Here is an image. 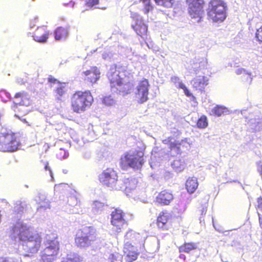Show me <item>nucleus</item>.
<instances>
[{
  "label": "nucleus",
  "instance_id": "nucleus-41",
  "mask_svg": "<svg viewBox=\"0 0 262 262\" xmlns=\"http://www.w3.org/2000/svg\"><path fill=\"white\" fill-rule=\"evenodd\" d=\"M0 262H16L15 260L12 258H1Z\"/></svg>",
  "mask_w": 262,
  "mask_h": 262
},
{
  "label": "nucleus",
  "instance_id": "nucleus-4",
  "mask_svg": "<svg viewBox=\"0 0 262 262\" xmlns=\"http://www.w3.org/2000/svg\"><path fill=\"white\" fill-rule=\"evenodd\" d=\"M144 155L145 148L143 147L126 152L120 159V167L124 170L129 167L140 169L145 162Z\"/></svg>",
  "mask_w": 262,
  "mask_h": 262
},
{
  "label": "nucleus",
  "instance_id": "nucleus-7",
  "mask_svg": "<svg viewBox=\"0 0 262 262\" xmlns=\"http://www.w3.org/2000/svg\"><path fill=\"white\" fill-rule=\"evenodd\" d=\"M96 230L92 226H85L77 232L75 243L80 248L90 246L96 239Z\"/></svg>",
  "mask_w": 262,
  "mask_h": 262
},
{
  "label": "nucleus",
  "instance_id": "nucleus-20",
  "mask_svg": "<svg viewBox=\"0 0 262 262\" xmlns=\"http://www.w3.org/2000/svg\"><path fill=\"white\" fill-rule=\"evenodd\" d=\"M69 34V28L59 27L54 32L55 39L57 40L65 39Z\"/></svg>",
  "mask_w": 262,
  "mask_h": 262
},
{
  "label": "nucleus",
  "instance_id": "nucleus-21",
  "mask_svg": "<svg viewBox=\"0 0 262 262\" xmlns=\"http://www.w3.org/2000/svg\"><path fill=\"white\" fill-rule=\"evenodd\" d=\"M198 180L194 177L189 178L185 183L186 188L190 193H193L198 188Z\"/></svg>",
  "mask_w": 262,
  "mask_h": 262
},
{
  "label": "nucleus",
  "instance_id": "nucleus-18",
  "mask_svg": "<svg viewBox=\"0 0 262 262\" xmlns=\"http://www.w3.org/2000/svg\"><path fill=\"white\" fill-rule=\"evenodd\" d=\"M132 28L138 35L144 39L146 38L148 35V26L143 20H137L135 25L132 26Z\"/></svg>",
  "mask_w": 262,
  "mask_h": 262
},
{
  "label": "nucleus",
  "instance_id": "nucleus-6",
  "mask_svg": "<svg viewBox=\"0 0 262 262\" xmlns=\"http://www.w3.org/2000/svg\"><path fill=\"white\" fill-rule=\"evenodd\" d=\"M123 253L126 262H133L137 259L139 252L132 244L136 245L140 242V236L139 233L128 230L125 234Z\"/></svg>",
  "mask_w": 262,
  "mask_h": 262
},
{
  "label": "nucleus",
  "instance_id": "nucleus-29",
  "mask_svg": "<svg viewBox=\"0 0 262 262\" xmlns=\"http://www.w3.org/2000/svg\"><path fill=\"white\" fill-rule=\"evenodd\" d=\"M143 4V11L145 13L147 14L150 11L154 9V7L151 3V0H139Z\"/></svg>",
  "mask_w": 262,
  "mask_h": 262
},
{
  "label": "nucleus",
  "instance_id": "nucleus-44",
  "mask_svg": "<svg viewBox=\"0 0 262 262\" xmlns=\"http://www.w3.org/2000/svg\"><path fill=\"white\" fill-rule=\"evenodd\" d=\"M258 221L259 224V227L262 230V215H259Z\"/></svg>",
  "mask_w": 262,
  "mask_h": 262
},
{
  "label": "nucleus",
  "instance_id": "nucleus-1",
  "mask_svg": "<svg viewBox=\"0 0 262 262\" xmlns=\"http://www.w3.org/2000/svg\"><path fill=\"white\" fill-rule=\"evenodd\" d=\"M11 236L26 243L25 250L27 253L25 255L27 256H32L38 252L40 247L41 234L26 224L17 222L14 225L11 230Z\"/></svg>",
  "mask_w": 262,
  "mask_h": 262
},
{
  "label": "nucleus",
  "instance_id": "nucleus-37",
  "mask_svg": "<svg viewBox=\"0 0 262 262\" xmlns=\"http://www.w3.org/2000/svg\"><path fill=\"white\" fill-rule=\"evenodd\" d=\"M48 82L50 84H57L58 85L62 82L54 77L52 75H49L48 77Z\"/></svg>",
  "mask_w": 262,
  "mask_h": 262
},
{
  "label": "nucleus",
  "instance_id": "nucleus-40",
  "mask_svg": "<svg viewBox=\"0 0 262 262\" xmlns=\"http://www.w3.org/2000/svg\"><path fill=\"white\" fill-rule=\"evenodd\" d=\"M38 20L37 17H35L33 18H32L31 20H30V26L31 28H33V27L37 25V23Z\"/></svg>",
  "mask_w": 262,
  "mask_h": 262
},
{
  "label": "nucleus",
  "instance_id": "nucleus-17",
  "mask_svg": "<svg viewBox=\"0 0 262 262\" xmlns=\"http://www.w3.org/2000/svg\"><path fill=\"white\" fill-rule=\"evenodd\" d=\"M49 32L43 27H39L34 32L33 39L39 43H45L49 38Z\"/></svg>",
  "mask_w": 262,
  "mask_h": 262
},
{
  "label": "nucleus",
  "instance_id": "nucleus-30",
  "mask_svg": "<svg viewBox=\"0 0 262 262\" xmlns=\"http://www.w3.org/2000/svg\"><path fill=\"white\" fill-rule=\"evenodd\" d=\"M208 125L207 119L206 116L202 115L198 119L196 122V126L199 128H205Z\"/></svg>",
  "mask_w": 262,
  "mask_h": 262
},
{
  "label": "nucleus",
  "instance_id": "nucleus-14",
  "mask_svg": "<svg viewBox=\"0 0 262 262\" xmlns=\"http://www.w3.org/2000/svg\"><path fill=\"white\" fill-rule=\"evenodd\" d=\"M100 71L96 66L91 67L90 69L86 70L82 73L84 82L91 85H93L97 82L100 78Z\"/></svg>",
  "mask_w": 262,
  "mask_h": 262
},
{
  "label": "nucleus",
  "instance_id": "nucleus-35",
  "mask_svg": "<svg viewBox=\"0 0 262 262\" xmlns=\"http://www.w3.org/2000/svg\"><path fill=\"white\" fill-rule=\"evenodd\" d=\"M102 102L105 105L110 106L114 103V100L111 96H105L102 100Z\"/></svg>",
  "mask_w": 262,
  "mask_h": 262
},
{
  "label": "nucleus",
  "instance_id": "nucleus-12",
  "mask_svg": "<svg viewBox=\"0 0 262 262\" xmlns=\"http://www.w3.org/2000/svg\"><path fill=\"white\" fill-rule=\"evenodd\" d=\"M149 87L150 84L148 79L143 78L139 81L135 93L139 103H143L148 100Z\"/></svg>",
  "mask_w": 262,
  "mask_h": 262
},
{
  "label": "nucleus",
  "instance_id": "nucleus-28",
  "mask_svg": "<svg viewBox=\"0 0 262 262\" xmlns=\"http://www.w3.org/2000/svg\"><path fill=\"white\" fill-rule=\"evenodd\" d=\"M226 109L225 107L216 105L212 108V115L217 117L221 116L224 114Z\"/></svg>",
  "mask_w": 262,
  "mask_h": 262
},
{
  "label": "nucleus",
  "instance_id": "nucleus-36",
  "mask_svg": "<svg viewBox=\"0 0 262 262\" xmlns=\"http://www.w3.org/2000/svg\"><path fill=\"white\" fill-rule=\"evenodd\" d=\"M255 38L258 42L262 43V25L257 29L255 32Z\"/></svg>",
  "mask_w": 262,
  "mask_h": 262
},
{
  "label": "nucleus",
  "instance_id": "nucleus-3",
  "mask_svg": "<svg viewBox=\"0 0 262 262\" xmlns=\"http://www.w3.org/2000/svg\"><path fill=\"white\" fill-rule=\"evenodd\" d=\"M94 101L93 96L89 90H77L70 97V105L73 112L80 114L91 107Z\"/></svg>",
  "mask_w": 262,
  "mask_h": 262
},
{
  "label": "nucleus",
  "instance_id": "nucleus-45",
  "mask_svg": "<svg viewBox=\"0 0 262 262\" xmlns=\"http://www.w3.org/2000/svg\"><path fill=\"white\" fill-rule=\"evenodd\" d=\"M206 211H207L206 207L203 208L201 210V214L202 215L205 214L206 213Z\"/></svg>",
  "mask_w": 262,
  "mask_h": 262
},
{
  "label": "nucleus",
  "instance_id": "nucleus-27",
  "mask_svg": "<svg viewBox=\"0 0 262 262\" xmlns=\"http://www.w3.org/2000/svg\"><path fill=\"white\" fill-rule=\"evenodd\" d=\"M55 190L58 193H67L70 189V186L67 184H59L55 186Z\"/></svg>",
  "mask_w": 262,
  "mask_h": 262
},
{
  "label": "nucleus",
  "instance_id": "nucleus-38",
  "mask_svg": "<svg viewBox=\"0 0 262 262\" xmlns=\"http://www.w3.org/2000/svg\"><path fill=\"white\" fill-rule=\"evenodd\" d=\"M27 94L24 91L16 93L14 95L15 98H26L27 97Z\"/></svg>",
  "mask_w": 262,
  "mask_h": 262
},
{
  "label": "nucleus",
  "instance_id": "nucleus-11",
  "mask_svg": "<svg viewBox=\"0 0 262 262\" xmlns=\"http://www.w3.org/2000/svg\"><path fill=\"white\" fill-rule=\"evenodd\" d=\"M125 217V213L119 208H115L111 212V224L116 233H120L124 229V227L127 226V222Z\"/></svg>",
  "mask_w": 262,
  "mask_h": 262
},
{
  "label": "nucleus",
  "instance_id": "nucleus-25",
  "mask_svg": "<svg viewBox=\"0 0 262 262\" xmlns=\"http://www.w3.org/2000/svg\"><path fill=\"white\" fill-rule=\"evenodd\" d=\"M172 138L171 137H168L167 138L163 140L162 142L164 144L167 145L170 150H176L178 152H180L181 143H180L178 141L172 142Z\"/></svg>",
  "mask_w": 262,
  "mask_h": 262
},
{
  "label": "nucleus",
  "instance_id": "nucleus-13",
  "mask_svg": "<svg viewBox=\"0 0 262 262\" xmlns=\"http://www.w3.org/2000/svg\"><path fill=\"white\" fill-rule=\"evenodd\" d=\"M99 180L103 185L113 188L117 185L118 175L113 169L107 168L99 175Z\"/></svg>",
  "mask_w": 262,
  "mask_h": 262
},
{
  "label": "nucleus",
  "instance_id": "nucleus-10",
  "mask_svg": "<svg viewBox=\"0 0 262 262\" xmlns=\"http://www.w3.org/2000/svg\"><path fill=\"white\" fill-rule=\"evenodd\" d=\"M58 237L54 236L53 239L48 240V246L41 252V258L44 262H52L55 260L59 250V242L57 240Z\"/></svg>",
  "mask_w": 262,
  "mask_h": 262
},
{
  "label": "nucleus",
  "instance_id": "nucleus-34",
  "mask_svg": "<svg viewBox=\"0 0 262 262\" xmlns=\"http://www.w3.org/2000/svg\"><path fill=\"white\" fill-rule=\"evenodd\" d=\"M99 3L100 0H86L85 2V6L91 9L93 7L99 5Z\"/></svg>",
  "mask_w": 262,
  "mask_h": 262
},
{
  "label": "nucleus",
  "instance_id": "nucleus-9",
  "mask_svg": "<svg viewBox=\"0 0 262 262\" xmlns=\"http://www.w3.org/2000/svg\"><path fill=\"white\" fill-rule=\"evenodd\" d=\"M20 143L15 134L7 133L0 135V150L3 152H14L18 149Z\"/></svg>",
  "mask_w": 262,
  "mask_h": 262
},
{
  "label": "nucleus",
  "instance_id": "nucleus-5",
  "mask_svg": "<svg viewBox=\"0 0 262 262\" xmlns=\"http://www.w3.org/2000/svg\"><path fill=\"white\" fill-rule=\"evenodd\" d=\"M227 7L223 0H210L207 9L208 20L215 23H221L226 18Z\"/></svg>",
  "mask_w": 262,
  "mask_h": 262
},
{
  "label": "nucleus",
  "instance_id": "nucleus-8",
  "mask_svg": "<svg viewBox=\"0 0 262 262\" xmlns=\"http://www.w3.org/2000/svg\"><path fill=\"white\" fill-rule=\"evenodd\" d=\"M187 6V13L191 19L196 23L203 21L205 15L204 0H186Z\"/></svg>",
  "mask_w": 262,
  "mask_h": 262
},
{
  "label": "nucleus",
  "instance_id": "nucleus-15",
  "mask_svg": "<svg viewBox=\"0 0 262 262\" xmlns=\"http://www.w3.org/2000/svg\"><path fill=\"white\" fill-rule=\"evenodd\" d=\"M171 215L167 210H162L158 214L156 224L159 229L163 230H167L171 224Z\"/></svg>",
  "mask_w": 262,
  "mask_h": 262
},
{
  "label": "nucleus",
  "instance_id": "nucleus-47",
  "mask_svg": "<svg viewBox=\"0 0 262 262\" xmlns=\"http://www.w3.org/2000/svg\"><path fill=\"white\" fill-rule=\"evenodd\" d=\"M179 257H180V258L183 259L184 260H185V258H186L185 256L184 255H183V254L180 255Z\"/></svg>",
  "mask_w": 262,
  "mask_h": 262
},
{
  "label": "nucleus",
  "instance_id": "nucleus-32",
  "mask_svg": "<svg viewBox=\"0 0 262 262\" xmlns=\"http://www.w3.org/2000/svg\"><path fill=\"white\" fill-rule=\"evenodd\" d=\"M82 258L77 254L68 255L63 262H82Z\"/></svg>",
  "mask_w": 262,
  "mask_h": 262
},
{
  "label": "nucleus",
  "instance_id": "nucleus-31",
  "mask_svg": "<svg viewBox=\"0 0 262 262\" xmlns=\"http://www.w3.org/2000/svg\"><path fill=\"white\" fill-rule=\"evenodd\" d=\"M156 4L166 8L171 7L174 0H154Z\"/></svg>",
  "mask_w": 262,
  "mask_h": 262
},
{
  "label": "nucleus",
  "instance_id": "nucleus-49",
  "mask_svg": "<svg viewBox=\"0 0 262 262\" xmlns=\"http://www.w3.org/2000/svg\"><path fill=\"white\" fill-rule=\"evenodd\" d=\"M60 151L61 152H62V151H64L63 150H60Z\"/></svg>",
  "mask_w": 262,
  "mask_h": 262
},
{
  "label": "nucleus",
  "instance_id": "nucleus-26",
  "mask_svg": "<svg viewBox=\"0 0 262 262\" xmlns=\"http://www.w3.org/2000/svg\"><path fill=\"white\" fill-rule=\"evenodd\" d=\"M185 161L182 158H178L173 161L171 166L175 170L181 171L185 168Z\"/></svg>",
  "mask_w": 262,
  "mask_h": 262
},
{
  "label": "nucleus",
  "instance_id": "nucleus-23",
  "mask_svg": "<svg viewBox=\"0 0 262 262\" xmlns=\"http://www.w3.org/2000/svg\"><path fill=\"white\" fill-rule=\"evenodd\" d=\"M67 91L66 83L62 82L54 90L55 98L58 100H61V98L67 93Z\"/></svg>",
  "mask_w": 262,
  "mask_h": 262
},
{
  "label": "nucleus",
  "instance_id": "nucleus-24",
  "mask_svg": "<svg viewBox=\"0 0 262 262\" xmlns=\"http://www.w3.org/2000/svg\"><path fill=\"white\" fill-rule=\"evenodd\" d=\"M198 248L197 244L193 242H185L179 248L180 252L189 253L192 250H196Z\"/></svg>",
  "mask_w": 262,
  "mask_h": 262
},
{
  "label": "nucleus",
  "instance_id": "nucleus-2",
  "mask_svg": "<svg viewBox=\"0 0 262 262\" xmlns=\"http://www.w3.org/2000/svg\"><path fill=\"white\" fill-rule=\"evenodd\" d=\"M107 77L112 88L117 89L123 95L129 94L133 88V76L122 66H115L110 69Z\"/></svg>",
  "mask_w": 262,
  "mask_h": 262
},
{
  "label": "nucleus",
  "instance_id": "nucleus-22",
  "mask_svg": "<svg viewBox=\"0 0 262 262\" xmlns=\"http://www.w3.org/2000/svg\"><path fill=\"white\" fill-rule=\"evenodd\" d=\"M171 81L174 84H178L179 89H181L184 91L185 95L188 97L194 98L193 95L190 92V91L187 88L185 85L181 81L179 77L177 76H173L171 78Z\"/></svg>",
  "mask_w": 262,
  "mask_h": 262
},
{
  "label": "nucleus",
  "instance_id": "nucleus-39",
  "mask_svg": "<svg viewBox=\"0 0 262 262\" xmlns=\"http://www.w3.org/2000/svg\"><path fill=\"white\" fill-rule=\"evenodd\" d=\"M26 207V205L19 204L15 207V209L18 213H21L24 212L25 210Z\"/></svg>",
  "mask_w": 262,
  "mask_h": 262
},
{
  "label": "nucleus",
  "instance_id": "nucleus-33",
  "mask_svg": "<svg viewBox=\"0 0 262 262\" xmlns=\"http://www.w3.org/2000/svg\"><path fill=\"white\" fill-rule=\"evenodd\" d=\"M255 207L258 216H259V215H262V196L257 198Z\"/></svg>",
  "mask_w": 262,
  "mask_h": 262
},
{
  "label": "nucleus",
  "instance_id": "nucleus-43",
  "mask_svg": "<svg viewBox=\"0 0 262 262\" xmlns=\"http://www.w3.org/2000/svg\"><path fill=\"white\" fill-rule=\"evenodd\" d=\"M45 169L46 170H48L50 172V173L52 174V172L51 171V169L50 167L49 166V163L48 162H46L45 165Z\"/></svg>",
  "mask_w": 262,
  "mask_h": 262
},
{
  "label": "nucleus",
  "instance_id": "nucleus-19",
  "mask_svg": "<svg viewBox=\"0 0 262 262\" xmlns=\"http://www.w3.org/2000/svg\"><path fill=\"white\" fill-rule=\"evenodd\" d=\"M208 80L204 76H199L195 78L193 80V86L196 90L203 91L205 87L208 85Z\"/></svg>",
  "mask_w": 262,
  "mask_h": 262
},
{
  "label": "nucleus",
  "instance_id": "nucleus-48",
  "mask_svg": "<svg viewBox=\"0 0 262 262\" xmlns=\"http://www.w3.org/2000/svg\"><path fill=\"white\" fill-rule=\"evenodd\" d=\"M27 113V111H26L24 113L23 115H26Z\"/></svg>",
  "mask_w": 262,
  "mask_h": 262
},
{
  "label": "nucleus",
  "instance_id": "nucleus-42",
  "mask_svg": "<svg viewBox=\"0 0 262 262\" xmlns=\"http://www.w3.org/2000/svg\"><path fill=\"white\" fill-rule=\"evenodd\" d=\"M15 116L20 120L21 121L25 123H28V122L27 121L26 119L25 118H23L22 116H21L19 114H15Z\"/></svg>",
  "mask_w": 262,
  "mask_h": 262
},
{
  "label": "nucleus",
  "instance_id": "nucleus-16",
  "mask_svg": "<svg viewBox=\"0 0 262 262\" xmlns=\"http://www.w3.org/2000/svg\"><path fill=\"white\" fill-rule=\"evenodd\" d=\"M173 199L172 192L167 190L160 192L156 198V202L161 205H168Z\"/></svg>",
  "mask_w": 262,
  "mask_h": 262
},
{
  "label": "nucleus",
  "instance_id": "nucleus-46",
  "mask_svg": "<svg viewBox=\"0 0 262 262\" xmlns=\"http://www.w3.org/2000/svg\"><path fill=\"white\" fill-rule=\"evenodd\" d=\"M243 72H245V70L244 69H238L236 71V73L237 74H241L243 73Z\"/></svg>",
  "mask_w": 262,
  "mask_h": 262
}]
</instances>
